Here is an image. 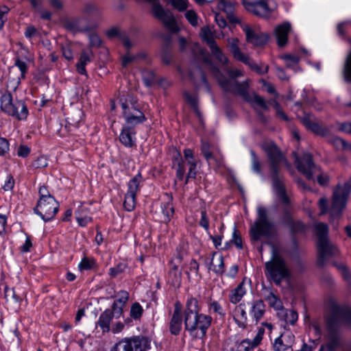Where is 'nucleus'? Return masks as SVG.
I'll use <instances>...</instances> for the list:
<instances>
[{"label": "nucleus", "mask_w": 351, "mask_h": 351, "mask_svg": "<svg viewBox=\"0 0 351 351\" xmlns=\"http://www.w3.org/2000/svg\"><path fill=\"white\" fill-rule=\"evenodd\" d=\"M211 73L219 82V86L226 92L241 96L245 101L267 110L268 106L265 99L256 94L251 97L247 92L248 83H238L235 78L242 75L239 69H230L232 67H210Z\"/></svg>", "instance_id": "obj_1"}, {"label": "nucleus", "mask_w": 351, "mask_h": 351, "mask_svg": "<svg viewBox=\"0 0 351 351\" xmlns=\"http://www.w3.org/2000/svg\"><path fill=\"white\" fill-rule=\"evenodd\" d=\"M201 307L198 300L193 295L188 296L184 310L185 330L195 339H203L212 324L209 315L200 313Z\"/></svg>", "instance_id": "obj_2"}, {"label": "nucleus", "mask_w": 351, "mask_h": 351, "mask_svg": "<svg viewBox=\"0 0 351 351\" xmlns=\"http://www.w3.org/2000/svg\"><path fill=\"white\" fill-rule=\"evenodd\" d=\"M263 148L270 162L274 191L285 205H289V199L287 195L283 181L278 176V170L280 166L285 165L289 167V163L274 143H265L263 145Z\"/></svg>", "instance_id": "obj_3"}, {"label": "nucleus", "mask_w": 351, "mask_h": 351, "mask_svg": "<svg viewBox=\"0 0 351 351\" xmlns=\"http://www.w3.org/2000/svg\"><path fill=\"white\" fill-rule=\"evenodd\" d=\"M350 192L351 178L343 184H337L333 189L332 204L330 208L326 197H323L319 199L318 206L320 215H325L328 213L331 218L339 217L346 207Z\"/></svg>", "instance_id": "obj_4"}, {"label": "nucleus", "mask_w": 351, "mask_h": 351, "mask_svg": "<svg viewBox=\"0 0 351 351\" xmlns=\"http://www.w3.org/2000/svg\"><path fill=\"white\" fill-rule=\"evenodd\" d=\"M265 274L267 278L280 286L284 280H289L291 271L284 258L274 250L269 261L265 264Z\"/></svg>", "instance_id": "obj_5"}, {"label": "nucleus", "mask_w": 351, "mask_h": 351, "mask_svg": "<svg viewBox=\"0 0 351 351\" xmlns=\"http://www.w3.org/2000/svg\"><path fill=\"white\" fill-rule=\"evenodd\" d=\"M317 235V264L323 266L326 261L339 254V250L328 239V228L326 223H319L315 226Z\"/></svg>", "instance_id": "obj_6"}, {"label": "nucleus", "mask_w": 351, "mask_h": 351, "mask_svg": "<svg viewBox=\"0 0 351 351\" xmlns=\"http://www.w3.org/2000/svg\"><path fill=\"white\" fill-rule=\"evenodd\" d=\"M294 154L296 155V154ZM295 164L298 171L302 173L306 179L313 180L314 176H317V182L320 185L328 183V176L320 173V169L313 163L311 154L305 153L302 157L295 156Z\"/></svg>", "instance_id": "obj_7"}, {"label": "nucleus", "mask_w": 351, "mask_h": 351, "mask_svg": "<svg viewBox=\"0 0 351 351\" xmlns=\"http://www.w3.org/2000/svg\"><path fill=\"white\" fill-rule=\"evenodd\" d=\"M1 109L7 114L18 120H25L29 112L25 102L22 100H13L10 94H4L1 97Z\"/></svg>", "instance_id": "obj_8"}, {"label": "nucleus", "mask_w": 351, "mask_h": 351, "mask_svg": "<svg viewBox=\"0 0 351 351\" xmlns=\"http://www.w3.org/2000/svg\"><path fill=\"white\" fill-rule=\"evenodd\" d=\"M122 114L125 119V125L135 128L146 121L144 113L139 109L137 101L129 97L121 104Z\"/></svg>", "instance_id": "obj_9"}, {"label": "nucleus", "mask_w": 351, "mask_h": 351, "mask_svg": "<svg viewBox=\"0 0 351 351\" xmlns=\"http://www.w3.org/2000/svg\"><path fill=\"white\" fill-rule=\"evenodd\" d=\"M150 348V341L147 337L134 336L121 339L110 351H147Z\"/></svg>", "instance_id": "obj_10"}, {"label": "nucleus", "mask_w": 351, "mask_h": 351, "mask_svg": "<svg viewBox=\"0 0 351 351\" xmlns=\"http://www.w3.org/2000/svg\"><path fill=\"white\" fill-rule=\"evenodd\" d=\"M240 26L247 43L257 47L265 45L267 43L269 34L262 32L258 25L240 23Z\"/></svg>", "instance_id": "obj_11"}, {"label": "nucleus", "mask_w": 351, "mask_h": 351, "mask_svg": "<svg viewBox=\"0 0 351 351\" xmlns=\"http://www.w3.org/2000/svg\"><path fill=\"white\" fill-rule=\"evenodd\" d=\"M59 203L55 198L38 200L34 213L45 222L52 220L59 210Z\"/></svg>", "instance_id": "obj_12"}, {"label": "nucleus", "mask_w": 351, "mask_h": 351, "mask_svg": "<svg viewBox=\"0 0 351 351\" xmlns=\"http://www.w3.org/2000/svg\"><path fill=\"white\" fill-rule=\"evenodd\" d=\"M143 181L141 173H138L128 183V191L125 195L123 207L125 210L131 212L135 208L136 194L140 191V184Z\"/></svg>", "instance_id": "obj_13"}, {"label": "nucleus", "mask_w": 351, "mask_h": 351, "mask_svg": "<svg viewBox=\"0 0 351 351\" xmlns=\"http://www.w3.org/2000/svg\"><path fill=\"white\" fill-rule=\"evenodd\" d=\"M251 239L258 241L262 237H271L276 234V228L269 220L255 221L250 229Z\"/></svg>", "instance_id": "obj_14"}, {"label": "nucleus", "mask_w": 351, "mask_h": 351, "mask_svg": "<svg viewBox=\"0 0 351 351\" xmlns=\"http://www.w3.org/2000/svg\"><path fill=\"white\" fill-rule=\"evenodd\" d=\"M243 4L247 12L262 18H267L272 11L267 0H243Z\"/></svg>", "instance_id": "obj_15"}, {"label": "nucleus", "mask_w": 351, "mask_h": 351, "mask_svg": "<svg viewBox=\"0 0 351 351\" xmlns=\"http://www.w3.org/2000/svg\"><path fill=\"white\" fill-rule=\"evenodd\" d=\"M201 150L209 166L217 168L223 165V158L221 152L217 149L211 148L208 142L202 141Z\"/></svg>", "instance_id": "obj_16"}, {"label": "nucleus", "mask_w": 351, "mask_h": 351, "mask_svg": "<svg viewBox=\"0 0 351 351\" xmlns=\"http://www.w3.org/2000/svg\"><path fill=\"white\" fill-rule=\"evenodd\" d=\"M204 263L209 270L213 271L217 275L221 276L224 273L225 266L223 257L217 252H213L209 257L204 258Z\"/></svg>", "instance_id": "obj_17"}, {"label": "nucleus", "mask_w": 351, "mask_h": 351, "mask_svg": "<svg viewBox=\"0 0 351 351\" xmlns=\"http://www.w3.org/2000/svg\"><path fill=\"white\" fill-rule=\"evenodd\" d=\"M227 47L229 48L234 59L245 64L251 65L250 57L241 51L239 40L237 38H228L227 39Z\"/></svg>", "instance_id": "obj_18"}, {"label": "nucleus", "mask_w": 351, "mask_h": 351, "mask_svg": "<svg viewBox=\"0 0 351 351\" xmlns=\"http://www.w3.org/2000/svg\"><path fill=\"white\" fill-rule=\"evenodd\" d=\"M295 337L290 331L282 332L274 342V351H287L291 348Z\"/></svg>", "instance_id": "obj_19"}, {"label": "nucleus", "mask_w": 351, "mask_h": 351, "mask_svg": "<svg viewBox=\"0 0 351 351\" xmlns=\"http://www.w3.org/2000/svg\"><path fill=\"white\" fill-rule=\"evenodd\" d=\"M135 128L123 125L119 137L120 143L125 147L131 148L136 145Z\"/></svg>", "instance_id": "obj_20"}, {"label": "nucleus", "mask_w": 351, "mask_h": 351, "mask_svg": "<svg viewBox=\"0 0 351 351\" xmlns=\"http://www.w3.org/2000/svg\"><path fill=\"white\" fill-rule=\"evenodd\" d=\"M182 325V305L180 302L175 304L174 311L170 321L169 329L171 334L180 333Z\"/></svg>", "instance_id": "obj_21"}, {"label": "nucleus", "mask_w": 351, "mask_h": 351, "mask_svg": "<svg viewBox=\"0 0 351 351\" xmlns=\"http://www.w3.org/2000/svg\"><path fill=\"white\" fill-rule=\"evenodd\" d=\"M291 29V25L289 22H284L275 27L274 35L276 38L277 45L280 47H284L288 42V35Z\"/></svg>", "instance_id": "obj_22"}, {"label": "nucleus", "mask_w": 351, "mask_h": 351, "mask_svg": "<svg viewBox=\"0 0 351 351\" xmlns=\"http://www.w3.org/2000/svg\"><path fill=\"white\" fill-rule=\"evenodd\" d=\"M161 210L162 214V221L165 223H169L174 215L173 196L171 194H164V202L161 203Z\"/></svg>", "instance_id": "obj_23"}, {"label": "nucleus", "mask_w": 351, "mask_h": 351, "mask_svg": "<svg viewBox=\"0 0 351 351\" xmlns=\"http://www.w3.org/2000/svg\"><path fill=\"white\" fill-rule=\"evenodd\" d=\"M189 78L197 86H204L207 92L210 91V88L206 81L202 67H192L189 71Z\"/></svg>", "instance_id": "obj_24"}, {"label": "nucleus", "mask_w": 351, "mask_h": 351, "mask_svg": "<svg viewBox=\"0 0 351 351\" xmlns=\"http://www.w3.org/2000/svg\"><path fill=\"white\" fill-rule=\"evenodd\" d=\"M263 331L260 330L253 340L245 339L239 343H236L230 351H250L256 347L262 339Z\"/></svg>", "instance_id": "obj_25"}, {"label": "nucleus", "mask_w": 351, "mask_h": 351, "mask_svg": "<svg viewBox=\"0 0 351 351\" xmlns=\"http://www.w3.org/2000/svg\"><path fill=\"white\" fill-rule=\"evenodd\" d=\"M332 319L337 324L348 320L351 322V311L341 307L335 302H331Z\"/></svg>", "instance_id": "obj_26"}, {"label": "nucleus", "mask_w": 351, "mask_h": 351, "mask_svg": "<svg viewBox=\"0 0 351 351\" xmlns=\"http://www.w3.org/2000/svg\"><path fill=\"white\" fill-rule=\"evenodd\" d=\"M217 8L223 12L232 23H240L239 19L234 15V3L226 0H217Z\"/></svg>", "instance_id": "obj_27"}, {"label": "nucleus", "mask_w": 351, "mask_h": 351, "mask_svg": "<svg viewBox=\"0 0 351 351\" xmlns=\"http://www.w3.org/2000/svg\"><path fill=\"white\" fill-rule=\"evenodd\" d=\"M117 298L112 304V311L118 316L121 315L123 312V308L129 299V293L125 290H121L115 295H112V298Z\"/></svg>", "instance_id": "obj_28"}, {"label": "nucleus", "mask_w": 351, "mask_h": 351, "mask_svg": "<svg viewBox=\"0 0 351 351\" xmlns=\"http://www.w3.org/2000/svg\"><path fill=\"white\" fill-rule=\"evenodd\" d=\"M75 217L79 226L82 227L86 226L93 219L90 208L84 204H81L75 211Z\"/></svg>", "instance_id": "obj_29"}, {"label": "nucleus", "mask_w": 351, "mask_h": 351, "mask_svg": "<svg viewBox=\"0 0 351 351\" xmlns=\"http://www.w3.org/2000/svg\"><path fill=\"white\" fill-rule=\"evenodd\" d=\"M114 312L110 309L105 310L101 313L96 322V326H99L103 333L108 332L110 330V323L114 317Z\"/></svg>", "instance_id": "obj_30"}, {"label": "nucleus", "mask_w": 351, "mask_h": 351, "mask_svg": "<svg viewBox=\"0 0 351 351\" xmlns=\"http://www.w3.org/2000/svg\"><path fill=\"white\" fill-rule=\"evenodd\" d=\"M123 64L126 65L128 64H150V58L148 57L147 54L144 52H140L136 55H131L130 53H127L122 58Z\"/></svg>", "instance_id": "obj_31"}, {"label": "nucleus", "mask_w": 351, "mask_h": 351, "mask_svg": "<svg viewBox=\"0 0 351 351\" xmlns=\"http://www.w3.org/2000/svg\"><path fill=\"white\" fill-rule=\"evenodd\" d=\"M245 281L246 278H244L236 288L230 291L228 296L230 302L236 304L239 303L246 294L247 289L245 287Z\"/></svg>", "instance_id": "obj_32"}, {"label": "nucleus", "mask_w": 351, "mask_h": 351, "mask_svg": "<svg viewBox=\"0 0 351 351\" xmlns=\"http://www.w3.org/2000/svg\"><path fill=\"white\" fill-rule=\"evenodd\" d=\"M233 319L239 328H245L247 326V315L244 304L237 305L233 311Z\"/></svg>", "instance_id": "obj_33"}, {"label": "nucleus", "mask_w": 351, "mask_h": 351, "mask_svg": "<svg viewBox=\"0 0 351 351\" xmlns=\"http://www.w3.org/2000/svg\"><path fill=\"white\" fill-rule=\"evenodd\" d=\"M171 267L168 274V281L175 287H179L182 282V272L178 269V265L171 261Z\"/></svg>", "instance_id": "obj_34"}, {"label": "nucleus", "mask_w": 351, "mask_h": 351, "mask_svg": "<svg viewBox=\"0 0 351 351\" xmlns=\"http://www.w3.org/2000/svg\"><path fill=\"white\" fill-rule=\"evenodd\" d=\"M265 313V305L263 300H257L251 304L250 313L254 319L256 323L258 322Z\"/></svg>", "instance_id": "obj_35"}, {"label": "nucleus", "mask_w": 351, "mask_h": 351, "mask_svg": "<svg viewBox=\"0 0 351 351\" xmlns=\"http://www.w3.org/2000/svg\"><path fill=\"white\" fill-rule=\"evenodd\" d=\"M278 315L280 319L290 325H294L298 319V314L295 311L283 307L279 311Z\"/></svg>", "instance_id": "obj_36"}, {"label": "nucleus", "mask_w": 351, "mask_h": 351, "mask_svg": "<svg viewBox=\"0 0 351 351\" xmlns=\"http://www.w3.org/2000/svg\"><path fill=\"white\" fill-rule=\"evenodd\" d=\"M284 221L288 224L291 230L294 232H301L304 230V225L300 221H294L291 217L288 208H285L284 211Z\"/></svg>", "instance_id": "obj_37"}, {"label": "nucleus", "mask_w": 351, "mask_h": 351, "mask_svg": "<svg viewBox=\"0 0 351 351\" xmlns=\"http://www.w3.org/2000/svg\"><path fill=\"white\" fill-rule=\"evenodd\" d=\"M109 38L118 37L122 41L123 45L127 48H130L133 44L130 42L129 38L125 34H122L118 28L113 27L110 29L106 32Z\"/></svg>", "instance_id": "obj_38"}, {"label": "nucleus", "mask_w": 351, "mask_h": 351, "mask_svg": "<svg viewBox=\"0 0 351 351\" xmlns=\"http://www.w3.org/2000/svg\"><path fill=\"white\" fill-rule=\"evenodd\" d=\"M209 48L210 49L212 56L218 62V63L222 65H226L228 63V59L226 55L217 44H213V46Z\"/></svg>", "instance_id": "obj_39"}, {"label": "nucleus", "mask_w": 351, "mask_h": 351, "mask_svg": "<svg viewBox=\"0 0 351 351\" xmlns=\"http://www.w3.org/2000/svg\"><path fill=\"white\" fill-rule=\"evenodd\" d=\"M200 36L203 40L206 43L209 47H212L213 44H217L214 40V30L209 26H205L201 29Z\"/></svg>", "instance_id": "obj_40"}, {"label": "nucleus", "mask_w": 351, "mask_h": 351, "mask_svg": "<svg viewBox=\"0 0 351 351\" xmlns=\"http://www.w3.org/2000/svg\"><path fill=\"white\" fill-rule=\"evenodd\" d=\"M97 267L96 261L94 258L84 256L78 264V269L82 272L96 269Z\"/></svg>", "instance_id": "obj_41"}, {"label": "nucleus", "mask_w": 351, "mask_h": 351, "mask_svg": "<svg viewBox=\"0 0 351 351\" xmlns=\"http://www.w3.org/2000/svg\"><path fill=\"white\" fill-rule=\"evenodd\" d=\"M208 309L210 313H215L220 317L226 316V312L220 303L217 300H210L208 302Z\"/></svg>", "instance_id": "obj_42"}, {"label": "nucleus", "mask_w": 351, "mask_h": 351, "mask_svg": "<svg viewBox=\"0 0 351 351\" xmlns=\"http://www.w3.org/2000/svg\"><path fill=\"white\" fill-rule=\"evenodd\" d=\"M265 300L269 303L271 307L276 310H280L282 308V304L280 299L276 295L271 291H269L265 296Z\"/></svg>", "instance_id": "obj_43"}, {"label": "nucleus", "mask_w": 351, "mask_h": 351, "mask_svg": "<svg viewBox=\"0 0 351 351\" xmlns=\"http://www.w3.org/2000/svg\"><path fill=\"white\" fill-rule=\"evenodd\" d=\"M142 76L144 84L147 87L152 86L156 82L155 73L147 69L142 71Z\"/></svg>", "instance_id": "obj_44"}, {"label": "nucleus", "mask_w": 351, "mask_h": 351, "mask_svg": "<svg viewBox=\"0 0 351 351\" xmlns=\"http://www.w3.org/2000/svg\"><path fill=\"white\" fill-rule=\"evenodd\" d=\"M186 164L189 166V172L186 176L185 184H187L190 178H195L196 176V167L197 163L193 158H189L185 160Z\"/></svg>", "instance_id": "obj_45"}, {"label": "nucleus", "mask_w": 351, "mask_h": 351, "mask_svg": "<svg viewBox=\"0 0 351 351\" xmlns=\"http://www.w3.org/2000/svg\"><path fill=\"white\" fill-rule=\"evenodd\" d=\"M143 308L138 302L134 303L130 308V315L131 319L138 320L142 317Z\"/></svg>", "instance_id": "obj_46"}, {"label": "nucleus", "mask_w": 351, "mask_h": 351, "mask_svg": "<svg viewBox=\"0 0 351 351\" xmlns=\"http://www.w3.org/2000/svg\"><path fill=\"white\" fill-rule=\"evenodd\" d=\"M186 254L187 245L185 243L182 242L178 245L176 250L175 258L178 261V263H180L182 261L184 256L186 255Z\"/></svg>", "instance_id": "obj_47"}, {"label": "nucleus", "mask_w": 351, "mask_h": 351, "mask_svg": "<svg viewBox=\"0 0 351 351\" xmlns=\"http://www.w3.org/2000/svg\"><path fill=\"white\" fill-rule=\"evenodd\" d=\"M175 160L178 162L176 178L178 180L182 181L184 179L186 171L185 162L182 160L180 154H179L178 158H175Z\"/></svg>", "instance_id": "obj_48"}, {"label": "nucleus", "mask_w": 351, "mask_h": 351, "mask_svg": "<svg viewBox=\"0 0 351 351\" xmlns=\"http://www.w3.org/2000/svg\"><path fill=\"white\" fill-rule=\"evenodd\" d=\"M93 53L90 49L83 50L76 66H85L91 62Z\"/></svg>", "instance_id": "obj_49"}, {"label": "nucleus", "mask_w": 351, "mask_h": 351, "mask_svg": "<svg viewBox=\"0 0 351 351\" xmlns=\"http://www.w3.org/2000/svg\"><path fill=\"white\" fill-rule=\"evenodd\" d=\"M230 241L237 248H239V249H242L243 248L242 239H241L240 232L237 230L236 226H234V228H233L232 239H231Z\"/></svg>", "instance_id": "obj_50"}, {"label": "nucleus", "mask_w": 351, "mask_h": 351, "mask_svg": "<svg viewBox=\"0 0 351 351\" xmlns=\"http://www.w3.org/2000/svg\"><path fill=\"white\" fill-rule=\"evenodd\" d=\"M308 130L315 134L322 136H326L328 133V130L326 128H323L315 122L309 128Z\"/></svg>", "instance_id": "obj_51"}, {"label": "nucleus", "mask_w": 351, "mask_h": 351, "mask_svg": "<svg viewBox=\"0 0 351 351\" xmlns=\"http://www.w3.org/2000/svg\"><path fill=\"white\" fill-rule=\"evenodd\" d=\"M126 269V265L123 263L117 264L115 267H111L109 269V274L111 277L114 278L119 274H121Z\"/></svg>", "instance_id": "obj_52"}, {"label": "nucleus", "mask_w": 351, "mask_h": 351, "mask_svg": "<svg viewBox=\"0 0 351 351\" xmlns=\"http://www.w3.org/2000/svg\"><path fill=\"white\" fill-rule=\"evenodd\" d=\"M269 103L274 105V107L275 110H276L277 116L279 118L282 119L284 121H288L287 116L282 111V110L280 107V105L277 101L276 99H274L271 100L270 101H269Z\"/></svg>", "instance_id": "obj_53"}, {"label": "nucleus", "mask_w": 351, "mask_h": 351, "mask_svg": "<svg viewBox=\"0 0 351 351\" xmlns=\"http://www.w3.org/2000/svg\"><path fill=\"white\" fill-rule=\"evenodd\" d=\"M185 17L193 26H197L198 25L197 15L194 10H188L185 13Z\"/></svg>", "instance_id": "obj_54"}, {"label": "nucleus", "mask_w": 351, "mask_h": 351, "mask_svg": "<svg viewBox=\"0 0 351 351\" xmlns=\"http://www.w3.org/2000/svg\"><path fill=\"white\" fill-rule=\"evenodd\" d=\"M38 194V200H45L49 198H54V197L52 195H51L48 189L45 186H42L39 188Z\"/></svg>", "instance_id": "obj_55"}, {"label": "nucleus", "mask_w": 351, "mask_h": 351, "mask_svg": "<svg viewBox=\"0 0 351 351\" xmlns=\"http://www.w3.org/2000/svg\"><path fill=\"white\" fill-rule=\"evenodd\" d=\"M199 223L206 231L209 230V220L205 209L201 210V219Z\"/></svg>", "instance_id": "obj_56"}, {"label": "nucleus", "mask_w": 351, "mask_h": 351, "mask_svg": "<svg viewBox=\"0 0 351 351\" xmlns=\"http://www.w3.org/2000/svg\"><path fill=\"white\" fill-rule=\"evenodd\" d=\"M9 145V142L6 138L0 137V156H5V154L8 153Z\"/></svg>", "instance_id": "obj_57"}, {"label": "nucleus", "mask_w": 351, "mask_h": 351, "mask_svg": "<svg viewBox=\"0 0 351 351\" xmlns=\"http://www.w3.org/2000/svg\"><path fill=\"white\" fill-rule=\"evenodd\" d=\"M252 169L256 173H261V164L254 152L251 151Z\"/></svg>", "instance_id": "obj_58"}, {"label": "nucleus", "mask_w": 351, "mask_h": 351, "mask_svg": "<svg viewBox=\"0 0 351 351\" xmlns=\"http://www.w3.org/2000/svg\"><path fill=\"white\" fill-rule=\"evenodd\" d=\"M332 143L337 149L341 148L346 149L349 147V145L344 140L339 137L334 138Z\"/></svg>", "instance_id": "obj_59"}, {"label": "nucleus", "mask_w": 351, "mask_h": 351, "mask_svg": "<svg viewBox=\"0 0 351 351\" xmlns=\"http://www.w3.org/2000/svg\"><path fill=\"white\" fill-rule=\"evenodd\" d=\"M48 165L47 159L45 156H40L34 160L33 166L36 168H44Z\"/></svg>", "instance_id": "obj_60"}, {"label": "nucleus", "mask_w": 351, "mask_h": 351, "mask_svg": "<svg viewBox=\"0 0 351 351\" xmlns=\"http://www.w3.org/2000/svg\"><path fill=\"white\" fill-rule=\"evenodd\" d=\"M289 67H276V74L278 77L281 80H288L289 77L287 75L286 69Z\"/></svg>", "instance_id": "obj_61"}, {"label": "nucleus", "mask_w": 351, "mask_h": 351, "mask_svg": "<svg viewBox=\"0 0 351 351\" xmlns=\"http://www.w3.org/2000/svg\"><path fill=\"white\" fill-rule=\"evenodd\" d=\"M30 153V149L24 145H21L17 149V155L19 157L25 158Z\"/></svg>", "instance_id": "obj_62"}, {"label": "nucleus", "mask_w": 351, "mask_h": 351, "mask_svg": "<svg viewBox=\"0 0 351 351\" xmlns=\"http://www.w3.org/2000/svg\"><path fill=\"white\" fill-rule=\"evenodd\" d=\"M258 217L256 221L268 220L267 216V210L263 206H258L257 208Z\"/></svg>", "instance_id": "obj_63"}, {"label": "nucleus", "mask_w": 351, "mask_h": 351, "mask_svg": "<svg viewBox=\"0 0 351 351\" xmlns=\"http://www.w3.org/2000/svg\"><path fill=\"white\" fill-rule=\"evenodd\" d=\"M302 122L307 129H309V128L315 123L314 117L311 114H304L302 118Z\"/></svg>", "instance_id": "obj_64"}]
</instances>
